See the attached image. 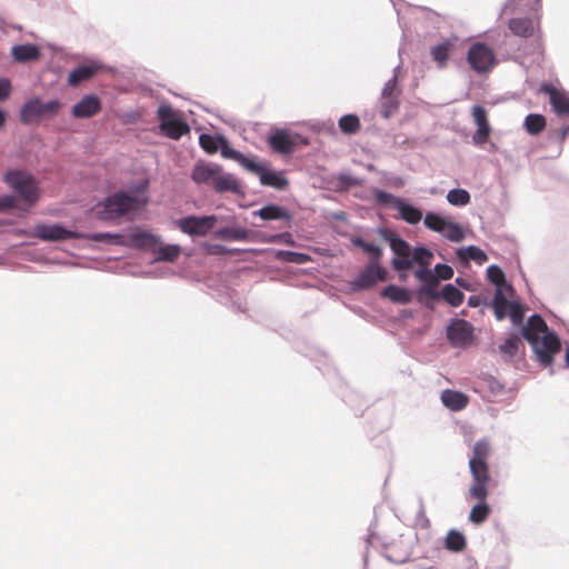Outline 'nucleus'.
Here are the masks:
<instances>
[{
	"mask_svg": "<svg viewBox=\"0 0 569 569\" xmlns=\"http://www.w3.org/2000/svg\"><path fill=\"white\" fill-rule=\"evenodd\" d=\"M522 337L530 343L537 360L543 366H551L553 355L560 350V340L556 333L549 331L545 320L532 315L522 327Z\"/></svg>",
	"mask_w": 569,
	"mask_h": 569,
	"instance_id": "obj_1",
	"label": "nucleus"
},
{
	"mask_svg": "<svg viewBox=\"0 0 569 569\" xmlns=\"http://www.w3.org/2000/svg\"><path fill=\"white\" fill-rule=\"evenodd\" d=\"M32 236L43 241H61L68 239L86 238L96 242L104 241L110 244H126L124 237L119 233L94 232L84 234L69 230L59 223L37 224L32 230Z\"/></svg>",
	"mask_w": 569,
	"mask_h": 569,
	"instance_id": "obj_2",
	"label": "nucleus"
},
{
	"mask_svg": "<svg viewBox=\"0 0 569 569\" xmlns=\"http://www.w3.org/2000/svg\"><path fill=\"white\" fill-rule=\"evenodd\" d=\"M147 199L138 194L117 191L108 196L98 207V214L103 220H112L144 204Z\"/></svg>",
	"mask_w": 569,
	"mask_h": 569,
	"instance_id": "obj_3",
	"label": "nucleus"
},
{
	"mask_svg": "<svg viewBox=\"0 0 569 569\" xmlns=\"http://www.w3.org/2000/svg\"><path fill=\"white\" fill-rule=\"evenodd\" d=\"M61 108V103L57 99L43 102L40 98L34 97L27 100L20 109V120L22 123H31L40 118L54 117Z\"/></svg>",
	"mask_w": 569,
	"mask_h": 569,
	"instance_id": "obj_4",
	"label": "nucleus"
},
{
	"mask_svg": "<svg viewBox=\"0 0 569 569\" xmlns=\"http://www.w3.org/2000/svg\"><path fill=\"white\" fill-rule=\"evenodd\" d=\"M4 182L12 188L27 203L32 204L39 198L38 189L32 177L22 170L8 171Z\"/></svg>",
	"mask_w": 569,
	"mask_h": 569,
	"instance_id": "obj_5",
	"label": "nucleus"
},
{
	"mask_svg": "<svg viewBox=\"0 0 569 569\" xmlns=\"http://www.w3.org/2000/svg\"><path fill=\"white\" fill-rule=\"evenodd\" d=\"M423 224L426 228L440 233L452 242H460L466 237V232L459 223L450 221L436 212H427L423 218Z\"/></svg>",
	"mask_w": 569,
	"mask_h": 569,
	"instance_id": "obj_6",
	"label": "nucleus"
},
{
	"mask_svg": "<svg viewBox=\"0 0 569 569\" xmlns=\"http://www.w3.org/2000/svg\"><path fill=\"white\" fill-rule=\"evenodd\" d=\"M467 60L470 68L477 73H486L497 63L493 50L482 42L471 44L468 50Z\"/></svg>",
	"mask_w": 569,
	"mask_h": 569,
	"instance_id": "obj_7",
	"label": "nucleus"
},
{
	"mask_svg": "<svg viewBox=\"0 0 569 569\" xmlns=\"http://www.w3.org/2000/svg\"><path fill=\"white\" fill-rule=\"evenodd\" d=\"M217 222L216 216H188L177 221L179 229L189 236H206Z\"/></svg>",
	"mask_w": 569,
	"mask_h": 569,
	"instance_id": "obj_8",
	"label": "nucleus"
},
{
	"mask_svg": "<svg viewBox=\"0 0 569 569\" xmlns=\"http://www.w3.org/2000/svg\"><path fill=\"white\" fill-rule=\"evenodd\" d=\"M447 338L453 347H466L473 339V327L465 319H451L447 327Z\"/></svg>",
	"mask_w": 569,
	"mask_h": 569,
	"instance_id": "obj_9",
	"label": "nucleus"
},
{
	"mask_svg": "<svg viewBox=\"0 0 569 569\" xmlns=\"http://www.w3.org/2000/svg\"><path fill=\"white\" fill-rule=\"evenodd\" d=\"M387 271L379 263L370 262L359 276L351 281L353 291H361L371 288L378 281L386 280Z\"/></svg>",
	"mask_w": 569,
	"mask_h": 569,
	"instance_id": "obj_10",
	"label": "nucleus"
},
{
	"mask_svg": "<svg viewBox=\"0 0 569 569\" xmlns=\"http://www.w3.org/2000/svg\"><path fill=\"white\" fill-rule=\"evenodd\" d=\"M540 91L548 94L550 106L557 116L569 118V91L558 89L548 82L540 86Z\"/></svg>",
	"mask_w": 569,
	"mask_h": 569,
	"instance_id": "obj_11",
	"label": "nucleus"
},
{
	"mask_svg": "<svg viewBox=\"0 0 569 569\" xmlns=\"http://www.w3.org/2000/svg\"><path fill=\"white\" fill-rule=\"evenodd\" d=\"M101 110V101L96 94L83 96L71 109V114L77 119H86L97 114Z\"/></svg>",
	"mask_w": 569,
	"mask_h": 569,
	"instance_id": "obj_12",
	"label": "nucleus"
},
{
	"mask_svg": "<svg viewBox=\"0 0 569 569\" xmlns=\"http://www.w3.org/2000/svg\"><path fill=\"white\" fill-rule=\"evenodd\" d=\"M268 143L273 151L280 154L291 153L296 142L287 129H276L268 138Z\"/></svg>",
	"mask_w": 569,
	"mask_h": 569,
	"instance_id": "obj_13",
	"label": "nucleus"
},
{
	"mask_svg": "<svg viewBox=\"0 0 569 569\" xmlns=\"http://www.w3.org/2000/svg\"><path fill=\"white\" fill-rule=\"evenodd\" d=\"M457 42L458 38L456 36H452L430 48V56L432 60L437 63V67L439 69H443L447 67L448 59L453 49L456 48Z\"/></svg>",
	"mask_w": 569,
	"mask_h": 569,
	"instance_id": "obj_14",
	"label": "nucleus"
},
{
	"mask_svg": "<svg viewBox=\"0 0 569 569\" xmlns=\"http://www.w3.org/2000/svg\"><path fill=\"white\" fill-rule=\"evenodd\" d=\"M473 120L477 124V131L475 132L472 140L476 144H482L487 141L491 128L487 120V113L483 107L475 106L472 108Z\"/></svg>",
	"mask_w": 569,
	"mask_h": 569,
	"instance_id": "obj_15",
	"label": "nucleus"
},
{
	"mask_svg": "<svg viewBox=\"0 0 569 569\" xmlns=\"http://www.w3.org/2000/svg\"><path fill=\"white\" fill-rule=\"evenodd\" d=\"M470 472L472 475V483L469 488L470 497L477 499L478 501H486L488 497V470H470Z\"/></svg>",
	"mask_w": 569,
	"mask_h": 569,
	"instance_id": "obj_16",
	"label": "nucleus"
},
{
	"mask_svg": "<svg viewBox=\"0 0 569 569\" xmlns=\"http://www.w3.org/2000/svg\"><path fill=\"white\" fill-rule=\"evenodd\" d=\"M221 166L216 163H198L191 172V178L196 183L212 186Z\"/></svg>",
	"mask_w": 569,
	"mask_h": 569,
	"instance_id": "obj_17",
	"label": "nucleus"
},
{
	"mask_svg": "<svg viewBox=\"0 0 569 569\" xmlns=\"http://www.w3.org/2000/svg\"><path fill=\"white\" fill-rule=\"evenodd\" d=\"M510 31L521 38H530L535 36L536 31H539V20L530 18H512L509 21Z\"/></svg>",
	"mask_w": 569,
	"mask_h": 569,
	"instance_id": "obj_18",
	"label": "nucleus"
},
{
	"mask_svg": "<svg viewBox=\"0 0 569 569\" xmlns=\"http://www.w3.org/2000/svg\"><path fill=\"white\" fill-rule=\"evenodd\" d=\"M513 292L506 290L505 288H496L492 301H489V307L493 309L495 317L497 320H502L507 317V310L515 300H509L508 296H512Z\"/></svg>",
	"mask_w": 569,
	"mask_h": 569,
	"instance_id": "obj_19",
	"label": "nucleus"
},
{
	"mask_svg": "<svg viewBox=\"0 0 569 569\" xmlns=\"http://www.w3.org/2000/svg\"><path fill=\"white\" fill-rule=\"evenodd\" d=\"M489 455V443L486 440H478L472 449V456L469 459L470 470H488L487 458Z\"/></svg>",
	"mask_w": 569,
	"mask_h": 569,
	"instance_id": "obj_20",
	"label": "nucleus"
},
{
	"mask_svg": "<svg viewBox=\"0 0 569 569\" xmlns=\"http://www.w3.org/2000/svg\"><path fill=\"white\" fill-rule=\"evenodd\" d=\"M40 56L41 52L39 47L32 43L16 44L11 48V57L19 63L36 61Z\"/></svg>",
	"mask_w": 569,
	"mask_h": 569,
	"instance_id": "obj_21",
	"label": "nucleus"
},
{
	"mask_svg": "<svg viewBox=\"0 0 569 569\" xmlns=\"http://www.w3.org/2000/svg\"><path fill=\"white\" fill-rule=\"evenodd\" d=\"M100 68L101 63L97 61L79 66L69 73L68 83L70 86H77L82 81L89 80Z\"/></svg>",
	"mask_w": 569,
	"mask_h": 569,
	"instance_id": "obj_22",
	"label": "nucleus"
},
{
	"mask_svg": "<svg viewBox=\"0 0 569 569\" xmlns=\"http://www.w3.org/2000/svg\"><path fill=\"white\" fill-rule=\"evenodd\" d=\"M217 192H234L238 193L240 191V186L236 177L231 173L223 172L222 168L217 174L213 184L211 186Z\"/></svg>",
	"mask_w": 569,
	"mask_h": 569,
	"instance_id": "obj_23",
	"label": "nucleus"
},
{
	"mask_svg": "<svg viewBox=\"0 0 569 569\" xmlns=\"http://www.w3.org/2000/svg\"><path fill=\"white\" fill-rule=\"evenodd\" d=\"M440 399L443 406L452 411H460L468 405V397L456 390H443Z\"/></svg>",
	"mask_w": 569,
	"mask_h": 569,
	"instance_id": "obj_24",
	"label": "nucleus"
},
{
	"mask_svg": "<svg viewBox=\"0 0 569 569\" xmlns=\"http://www.w3.org/2000/svg\"><path fill=\"white\" fill-rule=\"evenodd\" d=\"M160 128L167 137L176 140L189 132L188 124L176 118L164 119L160 123Z\"/></svg>",
	"mask_w": 569,
	"mask_h": 569,
	"instance_id": "obj_25",
	"label": "nucleus"
},
{
	"mask_svg": "<svg viewBox=\"0 0 569 569\" xmlns=\"http://www.w3.org/2000/svg\"><path fill=\"white\" fill-rule=\"evenodd\" d=\"M429 267L430 266H419L415 272V276L417 279L425 282L421 291L435 298L438 297V292L433 290V287L437 284V277H435L432 270Z\"/></svg>",
	"mask_w": 569,
	"mask_h": 569,
	"instance_id": "obj_26",
	"label": "nucleus"
},
{
	"mask_svg": "<svg viewBox=\"0 0 569 569\" xmlns=\"http://www.w3.org/2000/svg\"><path fill=\"white\" fill-rule=\"evenodd\" d=\"M253 216H258L263 220H287L291 219L290 213L283 207L276 204H269L260 208L252 212Z\"/></svg>",
	"mask_w": 569,
	"mask_h": 569,
	"instance_id": "obj_27",
	"label": "nucleus"
},
{
	"mask_svg": "<svg viewBox=\"0 0 569 569\" xmlns=\"http://www.w3.org/2000/svg\"><path fill=\"white\" fill-rule=\"evenodd\" d=\"M260 183L278 190H283L288 186V180L282 172L267 170L266 168L259 176Z\"/></svg>",
	"mask_w": 569,
	"mask_h": 569,
	"instance_id": "obj_28",
	"label": "nucleus"
},
{
	"mask_svg": "<svg viewBox=\"0 0 569 569\" xmlns=\"http://www.w3.org/2000/svg\"><path fill=\"white\" fill-rule=\"evenodd\" d=\"M381 296L388 298L392 302L407 305L412 300V296L409 290L396 284L387 286L382 291Z\"/></svg>",
	"mask_w": 569,
	"mask_h": 569,
	"instance_id": "obj_29",
	"label": "nucleus"
},
{
	"mask_svg": "<svg viewBox=\"0 0 569 569\" xmlns=\"http://www.w3.org/2000/svg\"><path fill=\"white\" fill-rule=\"evenodd\" d=\"M396 209L398 210L400 218L410 224L418 223L422 218L421 210L408 203L402 198L398 201Z\"/></svg>",
	"mask_w": 569,
	"mask_h": 569,
	"instance_id": "obj_30",
	"label": "nucleus"
},
{
	"mask_svg": "<svg viewBox=\"0 0 569 569\" xmlns=\"http://www.w3.org/2000/svg\"><path fill=\"white\" fill-rule=\"evenodd\" d=\"M249 230L242 227H224L213 232L214 238L243 241L249 239Z\"/></svg>",
	"mask_w": 569,
	"mask_h": 569,
	"instance_id": "obj_31",
	"label": "nucleus"
},
{
	"mask_svg": "<svg viewBox=\"0 0 569 569\" xmlns=\"http://www.w3.org/2000/svg\"><path fill=\"white\" fill-rule=\"evenodd\" d=\"M129 240L130 244L140 249L153 248L160 242L157 236L147 231L133 232L129 236Z\"/></svg>",
	"mask_w": 569,
	"mask_h": 569,
	"instance_id": "obj_32",
	"label": "nucleus"
},
{
	"mask_svg": "<svg viewBox=\"0 0 569 569\" xmlns=\"http://www.w3.org/2000/svg\"><path fill=\"white\" fill-rule=\"evenodd\" d=\"M382 236L389 242L390 249L393 251L396 256H411V247L406 240L401 239L398 236L388 233L386 231L382 232Z\"/></svg>",
	"mask_w": 569,
	"mask_h": 569,
	"instance_id": "obj_33",
	"label": "nucleus"
},
{
	"mask_svg": "<svg viewBox=\"0 0 569 569\" xmlns=\"http://www.w3.org/2000/svg\"><path fill=\"white\" fill-rule=\"evenodd\" d=\"M457 256L461 260H465V261L472 260V261L477 262L478 264H482L488 259V256L486 254V252L476 246H468V247L459 248L457 250Z\"/></svg>",
	"mask_w": 569,
	"mask_h": 569,
	"instance_id": "obj_34",
	"label": "nucleus"
},
{
	"mask_svg": "<svg viewBox=\"0 0 569 569\" xmlns=\"http://www.w3.org/2000/svg\"><path fill=\"white\" fill-rule=\"evenodd\" d=\"M487 278L492 282L496 288H505L510 292H513V288L506 281L503 271L496 264H491L487 268Z\"/></svg>",
	"mask_w": 569,
	"mask_h": 569,
	"instance_id": "obj_35",
	"label": "nucleus"
},
{
	"mask_svg": "<svg viewBox=\"0 0 569 569\" xmlns=\"http://www.w3.org/2000/svg\"><path fill=\"white\" fill-rule=\"evenodd\" d=\"M179 244H163L156 250L154 261L173 262L180 254Z\"/></svg>",
	"mask_w": 569,
	"mask_h": 569,
	"instance_id": "obj_36",
	"label": "nucleus"
},
{
	"mask_svg": "<svg viewBox=\"0 0 569 569\" xmlns=\"http://www.w3.org/2000/svg\"><path fill=\"white\" fill-rule=\"evenodd\" d=\"M445 547L450 551H462L466 547V538L460 531L451 529L445 539Z\"/></svg>",
	"mask_w": 569,
	"mask_h": 569,
	"instance_id": "obj_37",
	"label": "nucleus"
},
{
	"mask_svg": "<svg viewBox=\"0 0 569 569\" xmlns=\"http://www.w3.org/2000/svg\"><path fill=\"white\" fill-rule=\"evenodd\" d=\"M438 296H441L452 307H459L465 298L463 293L451 283L446 284Z\"/></svg>",
	"mask_w": 569,
	"mask_h": 569,
	"instance_id": "obj_38",
	"label": "nucleus"
},
{
	"mask_svg": "<svg viewBox=\"0 0 569 569\" xmlns=\"http://www.w3.org/2000/svg\"><path fill=\"white\" fill-rule=\"evenodd\" d=\"M490 513V507L486 501H479L469 512V521L475 525H481Z\"/></svg>",
	"mask_w": 569,
	"mask_h": 569,
	"instance_id": "obj_39",
	"label": "nucleus"
},
{
	"mask_svg": "<svg viewBox=\"0 0 569 569\" xmlns=\"http://www.w3.org/2000/svg\"><path fill=\"white\" fill-rule=\"evenodd\" d=\"M523 126L530 134H538L543 130L546 119L542 114L530 113L526 117Z\"/></svg>",
	"mask_w": 569,
	"mask_h": 569,
	"instance_id": "obj_40",
	"label": "nucleus"
},
{
	"mask_svg": "<svg viewBox=\"0 0 569 569\" xmlns=\"http://www.w3.org/2000/svg\"><path fill=\"white\" fill-rule=\"evenodd\" d=\"M399 107V96H380V113L385 119L390 118Z\"/></svg>",
	"mask_w": 569,
	"mask_h": 569,
	"instance_id": "obj_41",
	"label": "nucleus"
},
{
	"mask_svg": "<svg viewBox=\"0 0 569 569\" xmlns=\"http://www.w3.org/2000/svg\"><path fill=\"white\" fill-rule=\"evenodd\" d=\"M470 193L465 189H451L447 193V201L455 207H465L470 202Z\"/></svg>",
	"mask_w": 569,
	"mask_h": 569,
	"instance_id": "obj_42",
	"label": "nucleus"
},
{
	"mask_svg": "<svg viewBox=\"0 0 569 569\" xmlns=\"http://www.w3.org/2000/svg\"><path fill=\"white\" fill-rule=\"evenodd\" d=\"M339 128L343 133L353 134L360 128L359 118L355 114H345L339 119Z\"/></svg>",
	"mask_w": 569,
	"mask_h": 569,
	"instance_id": "obj_43",
	"label": "nucleus"
},
{
	"mask_svg": "<svg viewBox=\"0 0 569 569\" xmlns=\"http://www.w3.org/2000/svg\"><path fill=\"white\" fill-rule=\"evenodd\" d=\"M277 258L291 263L302 264L310 260V257L303 252H296L289 250H279L277 252Z\"/></svg>",
	"mask_w": 569,
	"mask_h": 569,
	"instance_id": "obj_44",
	"label": "nucleus"
},
{
	"mask_svg": "<svg viewBox=\"0 0 569 569\" xmlns=\"http://www.w3.org/2000/svg\"><path fill=\"white\" fill-rule=\"evenodd\" d=\"M400 66H397L393 69V76L390 78L382 87L380 96L387 97V96H400L401 90L398 88V74L400 72Z\"/></svg>",
	"mask_w": 569,
	"mask_h": 569,
	"instance_id": "obj_45",
	"label": "nucleus"
},
{
	"mask_svg": "<svg viewBox=\"0 0 569 569\" xmlns=\"http://www.w3.org/2000/svg\"><path fill=\"white\" fill-rule=\"evenodd\" d=\"M222 136H211L208 133H202L199 137V143L203 150L209 153H213L219 150L220 140Z\"/></svg>",
	"mask_w": 569,
	"mask_h": 569,
	"instance_id": "obj_46",
	"label": "nucleus"
},
{
	"mask_svg": "<svg viewBox=\"0 0 569 569\" xmlns=\"http://www.w3.org/2000/svg\"><path fill=\"white\" fill-rule=\"evenodd\" d=\"M432 257V252L425 247H416L411 251L412 261L417 262L419 266H430Z\"/></svg>",
	"mask_w": 569,
	"mask_h": 569,
	"instance_id": "obj_47",
	"label": "nucleus"
},
{
	"mask_svg": "<svg viewBox=\"0 0 569 569\" xmlns=\"http://www.w3.org/2000/svg\"><path fill=\"white\" fill-rule=\"evenodd\" d=\"M237 162L246 170L258 177L264 169V166L261 162H258L256 158L247 157L243 153H241V158H239Z\"/></svg>",
	"mask_w": 569,
	"mask_h": 569,
	"instance_id": "obj_48",
	"label": "nucleus"
},
{
	"mask_svg": "<svg viewBox=\"0 0 569 569\" xmlns=\"http://www.w3.org/2000/svg\"><path fill=\"white\" fill-rule=\"evenodd\" d=\"M521 340L517 336H511L499 347L500 351L510 357L515 356L518 351Z\"/></svg>",
	"mask_w": 569,
	"mask_h": 569,
	"instance_id": "obj_49",
	"label": "nucleus"
},
{
	"mask_svg": "<svg viewBox=\"0 0 569 569\" xmlns=\"http://www.w3.org/2000/svg\"><path fill=\"white\" fill-rule=\"evenodd\" d=\"M507 316L510 317L511 322L515 326L521 325L523 321V309L519 301H513L507 310Z\"/></svg>",
	"mask_w": 569,
	"mask_h": 569,
	"instance_id": "obj_50",
	"label": "nucleus"
},
{
	"mask_svg": "<svg viewBox=\"0 0 569 569\" xmlns=\"http://www.w3.org/2000/svg\"><path fill=\"white\" fill-rule=\"evenodd\" d=\"M219 143H220L219 150L223 158L231 159L234 161H238V159L241 158V152L233 149L230 146L229 141L224 137H221V140Z\"/></svg>",
	"mask_w": 569,
	"mask_h": 569,
	"instance_id": "obj_51",
	"label": "nucleus"
},
{
	"mask_svg": "<svg viewBox=\"0 0 569 569\" xmlns=\"http://www.w3.org/2000/svg\"><path fill=\"white\" fill-rule=\"evenodd\" d=\"M375 199L380 204H392L395 208L398 204V201H400V197H396L387 191L377 189L373 192Z\"/></svg>",
	"mask_w": 569,
	"mask_h": 569,
	"instance_id": "obj_52",
	"label": "nucleus"
},
{
	"mask_svg": "<svg viewBox=\"0 0 569 569\" xmlns=\"http://www.w3.org/2000/svg\"><path fill=\"white\" fill-rule=\"evenodd\" d=\"M412 263H413V261L411 259V256H407V257L396 256L391 261L393 269L397 271H407L412 268Z\"/></svg>",
	"mask_w": 569,
	"mask_h": 569,
	"instance_id": "obj_53",
	"label": "nucleus"
},
{
	"mask_svg": "<svg viewBox=\"0 0 569 569\" xmlns=\"http://www.w3.org/2000/svg\"><path fill=\"white\" fill-rule=\"evenodd\" d=\"M435 277H437L438 280H448L451 279L453 276V269L445 263H437L435 266Z\"/></svg>",
	"mask_w": 569,
	"mask_h": 569,
	"instance_id": "obj_54",
	"label": "nucleus"
},
{
	"mask_svg": "<svg viewBox=\"0 0 569 569\" xmlns=\"http://www.w3.org/2000/svg\"><path fill=\"white\" fill-rule=\"evenodd\" d=\"M363 250L370 254V262L379 263L382 254V250L379 246L368 242Z\"/></svg>",
	"mask_w": 569,
	"mask_h": 569,
	"instance_id": "obj_55",
	"label": "nucleus"
},
{
	"mask_svg": "<svg viewBox=\"0 0 569 569\" xmlns=\"http://www.w3.org/2000/svg\"><path fill=\"white\" fill-rule=\"evenodd\" d=\"M16 206V197L10 194L0 196V212L9 210Z\"/></svg>",
	"mask_w": 569,
	"mask_h": 569,
	"instance_id": "obj_56",
	"label": "nucleus"
},
{
	"mask_svg": "<svg viewBox=\"0 0 569 569\" xmlns=\"http://www.w3.org/2000/svg\"><path fill=\"white\" fill-rule=\"evenodd\" d=\"M339 182L345 186V187H350V186H357V184H360L361 183V180L349 174V173H341L339 176Z\"/></svg>",
	"mask_w": 569,
	"mask_h": 569,
	"instance_id": "obj_57",
	"label": "nucleus"
},
{
	"mask_svg": "<svg viewBox=\"0 0 569 569\" xmlns=\"http://www.w3.org/2000/svg\"><path fill=\"white\" fill-rule=\"evenodd\" d=\"M468 306L470 307H489V301L479 295H473L468 298Z\"/></svg>",
	"mask_w": 569,
	"mask_h": 569,
	"instance_id": "obj_58",
	"label": "nucleus"
},
{
	"mask_svg": "<svg viewBox=\"0 0 569 569\" xmlns=\"http://www.w3.org/2000/svg\"><path fill=\"white\" fill-rule=\"evenodd\" d=\"M11 92V83L7 78H0V100L9 97Z\"/></svg>",
	"mask_w": 569,
	"mask_h": 569,
	"instance_id": "obj_59",
	"label": "nucleus"
},
{
	"mask_svg": "<svg viewBox=\"0 0 569 569\" xmlns=\"http://www.w3.org/2000/svg\"><path fill=\"white\" fill-rule=\"evenodd\" d=\"M157 114L158 117L160 118L161 122L164 120V119H172L171 114H172V109L169 104H161L159 108H158V111H157Z\"/></svg>",
	"mask_w": 569,
	"mask_h": 569,
	"instance_id": "obj_60",
	"label": "nucleus"
},
{
	"mask_svg": "<svg viewBox=\"0 0 569 569\" xmlns=\"http://www.w3.org/2000/svg\"><path fill=\"white\" fill-rule=\"evenodd\" d=\"M387 183L393 188H401L405 186V180L401 177L392 176L387 180Z\"/></svg>",
	"mask_w": 569,
	"mask_h": 569,
	"instance_id": "obj_61",
	"label": "nucleus"
},
{
	"mask_svg": "<svg viewBox=\"0 0 569 569\" xmlns=\"http://www.w3.org/2000/svg\"><path fill=\"white\" fill-rule=\"evenodd\" d=\"M284 240L286 242H289V240L291 239V234L286 232V233H282V234H274V236H271L270 238H268L266 241L267 242H277L279 240Z\"/></svg>",
	"mask_w": 569,
	"mask_h": 569,
	"instance_id": "obj_62",
	"label": "nucleus"
},
{
	"mask_svg": "<svg viewBox=\"0 0 569 569\" xmlns=\"http://www.w3.org/2000/svg\"><path fill=\"white\" fill-rule=\"evenodd\" d=\"M569 134V126H565L559 130V140L562 142Z\"/></svg>",
	"mask_w": 569,
	"mask_h": 569,
	"instance_id": "obj_63",
	"label": "nucleus"
},
{
	"mask_svg": "<svg viewBox=\"0 0 569 569\" xmlns=\"http://www.w3.org/2000/svg\"><path fill=\"white\" fill-rule=\"evenodd\" d=\"M528 7L531 10L537 11L541 7V0H529Z\"/></svg>",
	"mask_w": 569,
	"mask_h": 569,
	"instance_id": "obj_64",
	"label": "nucleus"
}]
</instances>
